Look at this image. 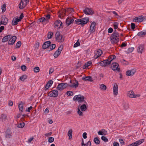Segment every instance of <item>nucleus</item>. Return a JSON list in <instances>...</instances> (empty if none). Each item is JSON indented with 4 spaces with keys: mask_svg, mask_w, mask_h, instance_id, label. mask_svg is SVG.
Returning <instances> with one entry per match:
<instances>
[{
    "mask_svg": "<svg viewBox=\"0 0 146 146\" xmlns=\"http://www.w3.org/2000/svg\"><path fill=\"white\" fill-rule=\"evenodd\" d=\"M56 47V45L55 44H53L51 45H50L49 48H50V50H52L55 48Z\"/></svg>",
    "mask_w": 146,
    "mask_h": 146,
    "instance_id": "obj_51",
    "label": "nucleus"
},
{
    "mask_svg": "<svg viewBox=\"0 0 146 146\" xmlns=\"http://www.w3.org/2000/svg\"><path fill=\"white\" fill-rule=\"evenodd\" d=\"M52 134V132H50L48 133L45 134H44V135L46 137H48L49 136H51Z\"/></svg>",
    "mask_w": 146,
    "mask_h": 146,
    "instance_id": "obj_59",
    "label": "nucleus"
},
{
    "mask_svg": "<svg viewBox=\"0 0 146 146\" xmlns=\"http://www.w3.org/2000/svg\"><path fill=\"white\" fill-rule=\"evenodd\" d=\"M127 96L130 98H136L140 97V95L138 94H135L133 91L130 90L127 92Z\"/></svg>",
    "mask_w": 146,
    "mask_h": 146,
    "instance_id": "obj_7",
    "label": "nucleus"
},
{
    "mask_svg": "<svg viewBox=\"0 0 146 146\" xmlns=\"http://www.w3.org/2000/svg\"><path fill=\"white\" fill-rule=\"evenodd\" d=\"M92 62L91 61H88L85 63L83 66V69H84L88 68L89 66L91 65Z\"/></svg>",
    "mask_w": 146,
    "mask_h": 146,
    "instance_id": "obj_32",
    "label": "nucleus"
},
{
    "mask_svg": "<svg viewBox=\"0 0 146 146\" xmlns=\"http://www.w3.org/2000/svg\"><path fill=\"white\" fill-rule=\"evenodd\" d=\"M21 69L22 70L25 71L26 69V66L24 65H23L21 66Z\"/></svg>",
    "mask_w": 146,
    "mask_h": 146,
    "instance_id": "obj_62",
    "label": "nucleus"
},
{
    "mask_svg": "<svg viewBox=\"0 0 146 146\" xmlns=\"http://www.w3.org/2000/svg\"><path fill=\"white\" fill-rule=\"evenodd\" d=\"M103 52L102 50L98 49L94 52V58L95 59H97L100 57L102 54Z\"/></svg>",
    "mask_w": 146,
    "mask_h": 146,
    "instance_id": "obj_18",
    "label": "nucleus"
},
{
    "mask_svg": "<svg viewBox=\"0 0 146 146\" xmlns=\"http://www.w3.org/2000/svg\"><path fill=\"white\" fill-rule=\"evenodd\" d=\"M113 29L111 27H110L108 29V33H111L113 31Z\"/></svg>",
    "mask_w": 146,
    "mask_h": 146,
    "instance_id": "obj_63",
    "label": "nucleus"
},
{
    "mask_svg": "<svg viewBox=\"0 0 146 146\" xmlns=\"http://www.w3.org/2000/svg\"><path fill=\"white\" fill-rule=\"evenodd\" d=\"M110 61L108 59L105 60L100 62L99 63L102 66H106L110 64Z\"/></svg>",
    "mask_w": 146,
    "mask_h": 146,
    "instance_id": "obj_17",
    "label": "nucleus"
},
{
    "mask_svg": "<svg viewBox=\"0 0 146 146\" xmlns=\"http://www.w3.org/2000/svg\"><path fill=\"white\" fill-rule=\"evenodd\" d=\"M34 139V138L33 137H31L28 139V140L27 141V142L28 143H30Z\"/></svg>",
    "mask_w": 146,
    "mask_h": 146,
    "instance_id": "obj_52",
    "label": "nucleus"
},
{
    "mask_svg": "<svg viewBox=\"0 0 146 146\" xmlns=\"http://www.w3.org/2000/svg\"><path fill=\"white\" fill-rule=\"evenodd\" d=\"M102 140L105 142L108 141V139L106 137L104 136H102L101 137Z\"/></svg>",
    "mask_w": 146,
    "mask_h": 146,
    "instance_id": "obj_44",
    "label": "nucleus"
},
{
    "mask_svg": "<svg viewBox=\"0 0 146 146\" xmlns=\"http://www.w3.org/2000/svg\"><path fill=\"white\" fill-rule=\"evenodd\" d=\"M87 103L86 101L84 102L82 104H80L77 108V113L79 116L83 115V111H86L87 109Z\"/></svg>",
    "mask_w": 146,
    "mask_h": 146,
    "instance_id": "obj_1",
    "label": "nucleus"
},
{
    "mask_svg": "<svg viewBox=\"0 0 146 146\" xmlns=\"http://www.w3.org/2000/svg\"><path fill=\"white\" fill-rule=\"evenodd\" d=\"M62 23L60 20H56L54 24V28L57 29H60L62 27Z\"/></svg>",
    "mask_w": 146,
    "mask_h": 146,
    "instance_id": "obj_9",
    "label": "nucleus"
},
{
    "mask_svg": "<svg viewBox=\"0 0 146 146\" xmlns=\"http://www.w3.org/2000/svg\"><path fill=\"white\" fill-rule=\"evenodd\" d=\"M6 8V5L3 4L1 6V9L3 13H4L5 11Z\"/></svg>",
    "mask_w": 146,
    "mask_h": 146,
    "instance_id": "obj_47",
    "label": "nucleus"
},
{
    "mask_svg": "<svg viewBox=\"0 0 146 146\" xmlns=\"http://www.w3.org/2000/svg\"><path fill=\"white\" fill-rule=\"evenodd\" d=\"M39 46V44L38 42L36 43L34 45V47L36 49H38Z\"/></svg>",
    "mask_w": 146,
    "mask_h": 146,
    "instance_id": "obj_57",
    "label": "nucleus"
},
{
    "mask_svg": "<svg viewBox=\"0 0 146 146\" xmlns=\"http://www.w3.org/2000/svg\"><path fill=\"white\" fill-rule=\"evenodd\" d=\"M58 95V92L56 90H53L50 91L48 93V96L50 97H56Z\"/></svg>",
    "mask_w": 146,
    "mask_h": 146,
    "instance_id": "obj_10",
    "label": "nucleus"
},
{
    "mask_svg": "<svg viewBox=\"0 0 146 146\" xmlns=\"http://www.w3.org/2000/svg\"><path fill=\"white\" fill-rule=\"evenodd\" d=\"M54 70V68H50L49 69V74L52 73Z\"/></svg>",
    "mask_w": 146,
    "mask_h": 146,
    "instance_id": "obj_54",
    "label": "nucleus"
},
{
    "mask_svg": "<svg viewBox=\"0 0 146 146\" xmlns=\"http://www.w3.org/2000/svg\"><path fill=\"white\" fill-rule=\"evenodd\" d=\"M68 86V84L65 83L59 84L57 86V88L59 90H62Z\"/></svg>",
    "mask_w": 146,
    "mask_h": 146,
    "instance_id": "obj_8",
    "label": "nucleus"
},
{
    "mask_svg": "<svg viewBox=\"0 0 146 146\" xmlns=\"http://www.w3.org/2000/svg\"><path fill=\"white\" fill-rule=\"evenodd\" d=\"M12 137V133L10 132L9 133H7L6 134L5 137L7 138H9Z\"/></svg>",
    "mask_w": 146,
    "mask_h": 146,
    "instance_id": "obj_46",
    "label": "nucleus"
},
{
    "mask_svg": "<svg viewBox=\"0 0 146 146\" xmlns=\"http://www.w3.org/2000/svg\"><path fill=\"white\" fill-rule=\"evenodd\" d=\"M63 49V46L60 45L58 50L54 54V56L55 58H57L60 55Z\"/></svg>",
    "mask_w": 146,
    "mask_h": 146,
    "instance_id": "obj_11",
    "label": "nucleus"
},
{
    "mask_svg": "<svg viewBox=\"0 0 146 146\" xmlns=\"http://www.w3.org/2000/svg\"><path fill=\"white\" fill-rule=\"evenodd\" d=\"M51 44V42L49 41H48L45 42L42 45V48L43 49H45L48 48H49Z\"/></svg>",
    "mask_w": 146,
    "mask_h": 146,
    "instance_id": "obj_26",
    "label": "nucleus"
},
{
    "mask_svg": "<svg viewBox=\"0 0 146 146\" xmlns=\"http://www.w3.org/2000/svg\"><path fill=\"white\" fill-rule=\"evenodd\" d=\"M54 141V138L53 137H50L48 139V142L49 143H51L53 142Z\"/></svg>",
    "mask_w": 146,
    "mask_h": 146,
    "instance_id": "obj_53",
    "label": "nucleus"
},
{
    "mask_svg": "<svg viewBox=\"0 0 146 146\" xmlns=\"http://www.w3.org/2000/svg\"><path fill=\"white\" fill-rule=\"evenodd\" d=\"M136 70L135 68L131 69L130 70H128L126 72V75L127 76H132L136 72Z\"/></svg>",
    "mask_w": 146,
    "mask_h": 146,
    "instance_id": "obj_15",
    "label": "nucleus"
},
{
    "mask_svg": "<svg viewBox=\"0 0 146 146\" xmlns=\"http://www.w3.org/2000/svg\"><path fill=\"white\" fill-rule=\"evenodd\" d=\"M25 125V124L24 122L22 123H20L18 124L17 126V127L19 128H23Z\"/></svg>",
    "mask_w": 146,
    "mask_h": 146,
    "instance_id": "obj_42",
    "label": "nucleus"
},
{
    "mask_svg": "<svg viewBox=\"0 0 146 146\" xmlns=\"http://www.w3.org/2000/svg\"><path fill=\"white\" fill-rule=\"evenodd\" d=\"M56 40L60 43L62 42L64 40V38H63L62 36L61 35L59 32H57L55 35Z\"/></svg>",
    "mask_w": 146,
    "mask_h": 146,
    "instance_id": "obj_4",
    "label": "nucleus"
},
{
    "mask_svg": "<svg viewBox=\"0 0 146 146\" xmlns=\"http://www.w3.org/2000/svg\"><path fill=\"white\" fill-rule=\"evenodd\" d=\"M119 141L121 145H124L125 142L123 139H119Z\"/></svg>",
    "mask_w": 146,
    "mask_h": 146,
    "instance_id": "obj_58",
    "label": "nucleus"
},
{
    "mask_svg": "<svg viewBox=\"0 0 146 146\" xmlns=\"http://www.w3.org/2000/svg\"><path fill=\"white\" fill-rule=\"evenodd\" d=\"M80 45L79 40L78 39L74 45V47H76Z\"/></svg>",
    "mask_w": 146,
    "mask_h": 146,
    "instance_id": "obj_43",
    "label": "nucleus"
},
{
    "mask_svg": "<svg viewBox=\"0 0 146 146\" xmlns=\"http://www.w3.org/2000/svg\"><path fill=\"white\" fill-rule=\"evenodd\" d=\"M24 17L23 14V13H21L19 16V20L21 21V19L23 18Z\"/></svg>",
    "mask_w": 146,
    "mask_h": 146,
    "instance_id": "obj_64",
    "label": "nucleus"
},
{
    "mask_svg": "<svg viewBox=\"0 0 146 146\" xmlns=\"http://www.w3.org/2000/svg\"><path fill=\"white\" fill-rule=\"evenodd\" d=\"M76 23L78 25L81 24L80 19H78L75 20Z\"/></svg>",
    "mask_w": 146,
    "mask_h": 146,
    "instance_id": "obj_56",
    "label": "nucleus"
},
{
    "mask_svg": "<svg viewBox=\"0 0 146 146\" xmlns=\"http://www.w3.org/2000/svg\"><path fill=\"white\" fill-rule=\"evenodd\" d=\"M118 67V64L117 63L114 62L112 64V69L114 71L117 70V71H119L120 70V68Z\"/></svg>",
    "mask_w": 146,
    "mask_h": 146,
    "instance_id": "obj_20",
    "label": "nucleus"
},
{
    "mask_svg": "<svg viewBox=\"0 0 146 146\" xmlns=\"http://www.w3.org/2000/svg\"><path fill=\"white\" fill-rule=\"evenodd\" d=\"M72 83V84L71 85H68V86L72 87V88H76L77 87L78 85V81L76 80L74 81H73V82L70 81Z\"/></svg>",
    "mask_w": 146,
    "mask_h": 146,
    "instance_id": "obj_27",
    "label": "nucleus"
},
{
    "mask_svg": "<svg viewBox=\"0 0 146 146\" xmlns=\"http://www.w3.org/2000/svg\"><path fill=\"white\" fill-rule=\"evenodd\" d=\"M144 141V139H141L127 146H137L143 143Z\"/></svg>",
    "mask_w": 146,
    "mask_h": 146,
    "instance_id": "obj_16",
    "label": "nucleus"
},
{
    "mask_svg": "<svg viewBox=\"0 0 146 146\" xmlns=\"http://www.w3.org/2000/svg\"><path fill=\"white\" fill-rule=\"evenodd\" d=\"M145 50V46L144 45L140 44L137 48V52L140 54H141Z\"/></svg>",
    "mask_w": 146,
    "mask_h": 146,
    "instance_id": "obj_21",
    "label": "nucleus"
},
{
    "mask_svg": "<svg viewBox=\"0 0 146 146\" xmlns=\"http://www.w3.org/2000/svg\"><path fill=\"white\" fill-rule=\"evenodd\" d=\"M27 76L26 75L24 74L21 76L20 78V79L21 81H24L27 78Z\"/></svg>",
    "mask_w": 146,
    "mask_h": 146,
    "instance_id": "obj_38",
    "label": "nucleus"
},
{
    "mask_svg": "<svg viewBox=\"0 0 146 146\" xmlns=\"http://www.w3.org/2000/svg\"><path fill=\"white\" fill-rule=\"evenodd\" d=\"M89 19L88 17H85L80 19L81 24L82 25L86 24L89 21Z\"/></svg>",
    "mask_w": 146,
    "mask_h": 146,
    "instance_id": "obj_24",
    "label": "nucleus"
},
{
    "mask_svg": "<svg viewBox=\"0 0 146 146\" xmlns=\"http://www.w3.org/2000/svg\"><path fill=\"white\" fill-rule=\"evenodd\" d=\"M116 56L115 55H110L108 57V60L111 62L113 60L115 59Z\"/></svg>",
    "mask_w": 146,
    "mask_h": 146,
    "instance_id": "obj_39",
    "label": "nucleus"
},
{
    "mask_svg": "<svg viewBox=\"0 0 146 146\" xmlns=\"http://www.w3.org/2000/svg\"><path fill=\"white\" fill-rule=\"evenodd\" d=\"M11 37V36L8 35L4 37L2 39V41L3 42H5L7 41Z\"/></svg>",
    "mask_w": 146,
    "mask_h": 146,
    "instance_id": "obj_31",
    "label": "nucleus"
},
{
    "mask_svg": "<svg viewBox=\"0 0 146 146\" xmlns=\"http://www.w3.org/2000/svg\"><path fill=\"white\" fill-rule=\"evenodd\" d=\"M135 24L133 23H131V28L132 29L134 30L135 28Z\"/></svg>",
    "mask_w": 146,
    "mask_h": 146,
    "instance_id": "obj_61",
    "label": "nucleus"
},
{
    "mask_svg": "<svg viewBox=\"0 0 146 146\" xmlns=\"http://www.w3.org/2000/svg\"><path fill=\"white\" fill-rule=\"evenodd\" d=\"M74 21V19L71 17H68L66 19V24L68 26H69L72 24Z\"/></svg>",
    "mask_w": 146,
    "mask_h": 146,
    "instance_id": "obj_23",
    "label": "nucleus"
},
{
    "mask_svg": "<svg viewBox=\"0 0 146 146\" xmlns=\"http://www.w3.org/2000/svg\"><path fill=\"white\" fill-rule=\"evenodd\" d=\"M29 1H21L19 5V8L20 9H23L24 8L27 4Z\"/></svg>",
    "mask_w": 146,
    "mask_h": 146,
    "instance_id": "obj_13",
    "label": "nucleus"
},
{
    "mask_svg": "<svg viewBox=\"0 0 146 146\" xmlns=\"http://www.w3.org/2000/svg\"><path fill=\"white\" fill-rule=\"evenodd\" d=\"M113 92L114 96H117L118 94V86L116 83L113 84Z\"/></svg>",
    "mask_w": 146,
    "mask_h": 146,
    "instance_id": "obj_14",
    "label": "nucleus"
},
{
    "mask_svg": "<svg viewBox=\"0 0 146 146\" xmlns=\"http://www.w3.org/2000/svg\"><path fill=\"white\" fill-rule=\"evenodd\" d=\"M53 83V81L52 80H50L48 81L47 84L50 87L52 85Z\"/></svg>",
    "mask_w": 146,
    "mask_h": 146,
    "instance_id": "obj_55",
    "label": "nucleus"
},
{
    "mask_svg": "<svg viewBox=\"0 0 146 146\" xmlns=\"http://www.w3.org/2000/svg\"><path fill=\"white\" fill-rule=\"evenodd\" d=\"M72 130L70 129L68 132V135L69 137V139L70 140L72 137Z\"/></svg>",
    "mask_w": 146,
    "mask_h": 146,
    "instance_id": "obj_34",
    "label": "nucleus"
},
{
    "mask_svg": "<svg viewBox=\"0 0 146 146\" xmlns=\"http://www.w3.org/2000/svg\"><path fill=\"white\" fill-rule=\"evenodd\" d=\"M53 35V33L52 32H48L47 34V38H48V39H50L51 38Z\"/></svg>",
    "mask_w": 146,
    "mask_h": 146,
    "instance_id": "obj_40",
    "label": "nucleus"
},
{
    "mask_svg": "<svg viewBox=\"0 0 146 146\" xmlns=\"http://www.w3.org/2000/svg\"><path fill=\"white\" fill-rule=\"evenodd\" d=\"M82 79L84 81H88L90 82H92V78L90 76H83L82 77Z\"/></svg>",
    "mask_w": 146,
    "mask_h": 146,
    "instance_id": "obj_29",
    "label": "nucleus"
},
{
    "mask_svg": "<svg viewBox=\"0 0 146 146\" xmlns=\"http://www.w3.org/2000/svg\"><path fill=\"white\" fill-rule=\"evenodd\" d=\"M21 45V42L20 41H19L16 44V47L17 48H19Z\"/></svg>",
    "mask_w": 146,
    "mask_h": 146,
    "instance_id": "obj_49",
    "label": "nucleus"
},
{
    "mask_svg": "<svg viewBox=\"0 0 146 146\" xmlns=\"http://www.w3.org/2000/svg\"><path fill=\"white\" fill-rule=\"evenodd\" d=\"M19 108L20 111H23V104L22 102H20L19 105Z\"/></svg>",
    "mask_w": 146,
    "mask_h": 146,
    "instance_id": "obj_33",
    "label": "nucleus"
},
{
    "mask_svg": "<svg viewBox=\"0 0 146 146\" xmlns=\"http://www.w3.org/2000/svg\"><path fill=\"white\" fill-rule=\"evenodd\" d=\"M94 141L95 143L97 145L99 144L100 143V141L98 137L94 138Z\"/></svg>",
    "mask_w": 146,
    "mask_h": 146,
    "instance_id": "obj_37",
    "label": "nucleus"
},
{
    "mask_svg": "<svg viewBox=\"0 0 146 146\" xmlns=\"http://www.w3.org/2000/svg\"><path fill=\"white\" fill-rule=\"evenodd\" d=\"M20 21L19 19V17H14L12 21V24L13 25H15L18 24V22Z\"/></svg>",
    "mask_w": 146,
    "mask_h": 146,
    "instance_id": "obj_25",
    "label": "nucleus"
},
{
    "mask_svg": "<svg viewBox=\"0 0 146 146\" xmlns=\"http://www.w3.org/2000/svg\"><path fill=\"white\" fill-rule=\"evenodd\" d=\"M134 50L133 47H131L129 48L128 49V51L129 52H132Z\"/></svg>",
    "mask_w": 146,
    "mask_h": 146,
    "instance_id": "obj_60",
    "label": "nucleus"
},
{
    "mask_svg": "<svg viewBox=\"0 0 146 146\" xmlns=\"http://www.w3.org/2000/svg\"><path fill=\"white\" fill-rule=\"evenodd\" d=\"M119 24L117 22H114V23L113 26L114 27V29H116L118 28Z\"/></svg>",
    "mask_w": 146,
    "mask_h": 146,
    "instance_id": "obj_50",
    "label": "nucleus"
},
{
    "mask_svg": "<svg viewBox=\"0 0 146 146\" xmlns=\"http://www.w3.org/2000/svg\"><path fill=\"white\" fill-rule=\"evenodd\" d=\"M84 13L86 14L92 15L94 14V11L91 8H86L83 11Z\"/></svg>",
    "mask_w": 146,
    "mask_h": 146,
    "instance_id": "obj_12",
    "label": "nucleus"
},
{
    "mask_svg": "<svg viewBox=\"0 0 146 146\" xmlns=\"http://www.w3.org/2000/svg\"><path fill=\"white\" fill-rule=\"evenodd\" d=\"M85 97L84 96L79 94L75 95L73 98V100L75 101H78L79 103H83L86 101L84 100Z\"/></svg>",
    "mask_w": 146,
    "mask_h": 146,
    "instance_id": "obj_3",
    "label": "nucleus"
},
{
    "mask_svg": "<svg viewBox=\"0 0 146 146\" xmlns=\"http://www.w3.org/2000/svg\"><path fill=\"white\" fill-rule=\"evenodd\" d=\"M145 20H146V17H144L143 15H141L134 18L133 21L134 22L139 23L142 22Z\"/></svg>",
    "mask_w": 146,
    "mask_h": 146,
    "instance_id": "obj_6",
    "label": "nucleus"
},
{
    "mask_svg": "<svg viewBox=\"0 0 146 146\" xmlns=\"http://www.w3.org/2000/svg\"><path fill=\"white\" fill-rule=\"evenodd\" d=\"M0 119H1L2 121H6L7 119V116L5 114H2Z\"/></svg>",
    "mask_w": 146,
    "mask_h": 146,
    "instance_id": "obj_35",
    "label": "nucleus"
},
{
    "mask_svg": "<svg viewBox=\"0 0 146 146\" xmlns=\"http://www.w3.org/2000/svg\"><path fill=\"white\" fill-rule=\"evenodd\" d=\"M33 70L35 72H38L40 70L38 66L34 68Z\"/></svg>",
    "mask_w": 146,
    "mask_h": 146,
    "instance_id": "obj_48",
    "label": "nucleus"
},
{
    "mask_svg": "<svg viewBox=\"0 0 146 146\" xmlns=\"http://www.w3.org/2000/svg\"><path fill=\"white\" fill-rule=\"evenodd\" d=\"M100 86V89L102 90H105L106 89V86L103 84H101Z\"/></svg>",
    "mask_w": 146,
    "mask_h": 146,
    "instance_id": "obj_41",
    "label": "nucleus"
},
{
    "mask_svg": "<svg viewBox=\"0 0 146 146\" xmlns=\"http://www.w3.org/2000/svg\"><path fill=\"white\" fill-rule=\"evenodd\" d=\"M65 12H68L70 13H72L74 12V11L73 9L71 8H67L65 10Z\"/></svg>",
    "mask_w": 146,
    "mask_h": 146,
    "instance_id": "obj_36",
    "label": "nucleus"
},
{
    "mask_svg": "<svg viewBox=\"0 0 146 146\" xmlns=\"http://www.w3.org/2000/svg\"><path fill=\"white\" fill-rule=\"evenodd\" d=\"M8 22V18L5 15H2L1 18L0 25H6Z\"/></svg>",
    "mask_w": 146,
    "mask_h": 146,
    "instance_id": "obj_5",
    "label": "nucleus"
},
{
    "mask_svg": "<svg viewBox=\"0 0 146 146\" xmlns=\"http://www.w3.org/2000/svg\"><path fill=\"white\" fill-rule=\"evenodd\" d=\"M67 95L69 96H73L74 94L73 92L72 91H68L67 92Z\"/></svg>",
    "mask_w": 146,
    "mask_h": 146,
    "instance_id": "obj_45",
    "label": "nucleus"
},
{
    "mask_svg": "<svg viewBox=\"0 0 146 146\" xmlns=\"http://www.w3.org/2000/svg\"><path fill=\"white\" fill-rule=\"evenodd\" d=\"M98 133L99 135H104L107 134V132L104 129H102L101 130L99 131Z\"/></svg>",
    "mask_w": 146,
    "mask_h": 146,
    "instance_id": "obj_28",
    "label": "nucleus"
},
{
    "mask_svg": "<svg viewBox=\"0 0 146 146\" xmlns=\"http://www.w3.org/2000/svg\"><path fill=\"white\" fill-rule=\"evenodd\" d=\"M96 23L94 21L91 23L90 27V31L91 33H93L95 31Z\"/></svg>",
    "mask_w": 146,
    "mask_h": 146,
    "instance_id": "obj_19",
    "label": "nucleus"
},
{
    "mask_svg": "<svg viewBox=\"0 0 146 146\" xmlns=\"http://www.w3.org/2000/svg\"><path fill=\"white\" fill-rule=\"evenodd\" d=\"M17 39L16 36H11V37L9 39L8 44L11 45H13Z\"/></svg>",
    "mask_w": 146,
    "mask_h": 146,
    "instance_id": "obj_22",
    "label": "nucleus"
},
{
    "mask_svg": "<svg viewBox=\"0 0 146 146\" xmlns=\"http://www.w3.org/2000/svg\"><path fill=\"white\" fill-rule=\"evenodd\" d=\"M119 33L117 32L113 33L110 37V41L111 43H116L119 41Z\"/></svg>",
    "mask_w": 146,
    "mask_h": 146,
    "instance_id": "obj_2",
    "label": "nucleus"
},
{
    "mask_svg": "<svg viewBox=\"0 0 146 146\" xmlns=\"http://www.w3.org/2000/svg\"><path fill=\"white\" fill-rule=\"evenodd\" d=\"M146 35V30L143 31L139 32L137 33V36L140 37H142Z\"/></svg>",
    "mask_w": 146,
    "mask_h": 146,
    "instance_id": "obj_30",
    "label": "nucleus"
}]
</instances>
